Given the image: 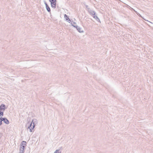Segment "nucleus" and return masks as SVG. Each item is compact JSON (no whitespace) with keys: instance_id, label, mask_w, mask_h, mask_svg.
Masks as SVG:
<instances>
[{"instance_id":"f257e3e1","label":"nucleus","mask_w":153,"mask_h":153,"mask_svg":"<svg viewBox=\"0 0 153 153\" xmlns=\"http://www.w3.org/2000/svg\"><path fill=\"white\" fill-rule=\"evenodd\" d=\"M26 145V142L23 141L21 143L20 148V153H23L24 148Z\"/></svg>"},{"instance_id":"f03ea898","label":"nucleus","mask_w":153,"mask_h":153,"mask_svg":"<svg viewBox=\"0 0 153 153\" xmlns=\"http://www.w3.org/2000/svg\"><path fill=\"white\" fill-rule=\"evenodd\" d=\"M51 2V6L52 7L55 8L56 7V0H49Z\"/></svg>"},{"instance_id":"7ed1b4c3","label":"nucleus","mask_w":153,"mask_h":153,"mask_svg":"<svg viewBox=\"0 0 153 153\" xmlns=\"http://www.w3.org/2000/svg\"><path fill=\"white\" fill-rule=\"evenodd\" d=\"M35 125L34 123L33 122V121H32L31 122L30 126L29 127V128L30 129V131L31 132L32 131V130H33L34 128Z\"/></svg>"},{"instance_id":"20e7f679","label":"nucleus","mask_w":153,"mask_h":153,"mask_svg":"<svg viewBox=\"0 0 153 153\" xmlns=\"http://www.w3.org/2000/svg\"><path fill=\"white\" fill-rule=\"evenodd\" d=\"M5 106L4 104H2L0 106V110L4 111L5 109Z\"/></svg>"},{"instance_id":"39448f33","label":"nucleus","mask_w":153,"mask_h":153,"mask_svg":"<svg viewBox=\"0 0 153 153\" xmlns=\"http://www.w3.org/2000/svg\"><path fill=\"white\" fill-rule=\"evenodd\" d=\"M45 5L46 6V8L47 10H48V11L49 12H50L51 10H50V9L49 7L48 6V5L46 3H45Z\"/></svg>"},{"instance_id":"423d86ee","label":"nucleus","mask_w":153,"mask_h":153,"mask_svg":"<svg viewBox=\"0 0 153 153\" xmlns=\"http://www.w3.org/2000/svg\"><path fill=\"white\" fill-rule=\"evenodd\" d=\"M3 121L6 124H8L9 123V121L6 118H3Z\"/></svg>"},{"instance_id":"0eeeda50","label":"nucleus","mask_w":153,"mask_h":153,"mask_svg":"<svg viewBox=\"0 0 153 153\" xmlns=\"http://www.w3.org/2000/svg\"><path fill=\"white\" fill-rule=\"evenodd\" d=\"M4 111L0 110V117H2L4 115Z\"/></svg>"},{"instance_id":"6e6552de","label":"nucleus","mask_w":153,"mask_h":153,"mask_svg":"<svg viewBox=\"0 0 153 153\" xmlns=\"http://www.w3.org/2000/svg\"><path fill=\"white\" fill-rule=\"evenodd\" d=\"M3 118L0 117V125H1L2 124V121H3Z\"/></svg>"},{"instance_id":"1a4fd4ad","label":"nucleus","mask_w":153,"mask_h":153,"mask_svg":"<svg viewBox=\"0 0 153 153\" xmlns=\"http://www.w3.org/2000/svg\"><path fill=\"white\" fill-rule=\"evenodd\" d=\"M64 17L67 20H68L69 19V18L68 17L67 15L66 14L65 15Z\"/></svg>"},{"instance_id":"9d476101","label":"nucleus","mask_w":153,"mask_h":153,"mask_svg":"<svg viewBox=\"0 0 153 153\" xmlns=\"http://www.w3.org/2000/svg\"><path fill=\"white\" fill-rule=\"evenodd\" d=\"M77 30H78V31L80 32V33H81V32H83V31L81 29V28H78L77 29Z\"/></svg>"},{"instance_id":"9b49d317","label":"nucleus","mask_w":153,"mask_h":153,"mask_svg":"<svg viewBox=\"0 0 153 153\" xmlns=\"http://www.w3.org/2000/svg\"><path fill=\"white\" fill-rule=\"evenodd\" d=\"M54 153H59V150H56L55 152Z\"/></svg>"}]
</instances>
